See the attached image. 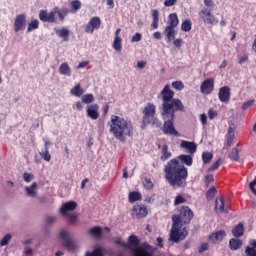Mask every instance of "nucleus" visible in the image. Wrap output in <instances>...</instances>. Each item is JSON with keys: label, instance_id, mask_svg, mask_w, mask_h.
Returning a JSON list of instances; mask_svg holds the SVG:
<instances>
[{"label": "nucleus", "instance_id": "2", "mask_svg": "<svg viewBox=\"0 0 256 256\" xmlns=\"http://www.w3.org/2000/svg\"><path fill=\"white\" fill-rule=\"evenodd\" d=\"M186 165V167H185ZM193 165V154H181L177 159L173 158L164 165V177L167 183L174 189L187 187L189 170Z\"/></svg>", "mask_w": 256, "mask_h": 256}, {"label": "nucleus", "instance_id": "57", "mask_svg": "<svg viewBox=\"0 0 256 256\" xmlns=\"http://www.w3.org/2000/svg\"><path fill=\"white\" fill-rule=\"evenodd\" d=\"M200 121H201V124L203 125V127H205V125H207V114H201Z\"/></svg>", "mask_w": 256, "mask_h": 256}, {"label": "nucleus", "instance_id": "49", "mask_svg": "<svg viewBox=\"0 0 256 256\" xmlns=\"http://www.w3.org/2000/svg\"><path fill=\"white\" fill-rule=\"evenodd\" d=\"M221 165V158H219L216 162H214L211 167L208 169V171L211 173L213 171H217Z\"/></svg>", "mask_w": 256, "mask_h": 256}, {"label": "nucleus", "instance_id": "8", "mask_svg": "<svg viewBox=\"0 0 256 256\" xmlns=\"http://www.w3.org/2000/svg\"><path fill=\"white\" fill-rule=\"evenodd\" d=\"M59 239L63 241L62 247L69 251L70 253H75L77 251V243L73 240L67 230H60L59 232Z\"/></svg>", "mask_w": 256, "mask_h": 256}, {"label": "nucleus", "instance_id": "19", "mask_svg": "<svg viewBox=\"0 0 256 256\" xmlns=\"http://www.w3.org/2000/svg\"><path fill=\"white\" fill-rule=\"evenodd\" d=\"M77 209V202L69 201L62 205L60 208L61 215H68V211H75Z\"/></svg>", "mask_w": 256, "mask_h": 256}, {"label": "nucleus", "instance_id": "56", "mask_svg": "<svg viewBox=\"0 0 256 256\" xmlns=\"http://www.w3.org/2000/svg\"><path fill=\"white\" fill-rule=\"evenodd\" d=\"M177 4V0H165L164 7H173V5Z\"/></svg>", "mask_w": 256, "mask_h": 256}, {"label": "nucleus", "instance_id": "7", "mask_svg": "<svg viewBox=\"0 0 256 256\" xmlns=\"http://www.w3.org/2000/svg\"><path fill=\"white\" fill-rule=\"evenodd\" d=\"M177 25H179V16H177V13H171L168 16V25L164 29V35L166 36L167 43L175 41V35H177L175 28Z\"/></svg>", "mask_w": 256, "mask_h": 256}, {"label": "nucleus", "instance_id": "34", "mask_svg": "<svg viewBox=\"0 0 256 256\" xmlns=\"http://www.w3.org/2000/svg\"><path fill=\"white\" fill-rule=\"evenodd\" d=\"M193 27V23L191 22V20L186 19L185 21L182 22L181 24V29L182 31H185L186 33H188L189 31H191Z\"/></svg>", "mask_w": 256, "mask_h": 256}, {"label": "nucleus", "instance_id": "48", "mask_svg": "<svg viewBox=\"0 0 256 256\" xmlns=\"http://www.w3.org/2000/svg\"><path fill=\"white\" fill-rule=\"evenodd\" d=\"M11 241V234H6L0 241V247H5V245H9Z\"/></svg>", "mask_w": 256, "mask_h": 256}, {"label": "nucleus", "instance_id": "5", "mask_svg": "<svg viewBox=\"0 0 256 256\" xmlns=\"http://www.w3.org/2000/svg\"><path fill=\"white\" fill-rule=\"evenodd\" d=\"M141 240L137 235H130L128 237V242L123 243L122 247L132 251L133 256H153L155 253V247H153L148 242H143L141 245Z\"/></svg>", "mask_w": 256, "mask_h": 256}, {"label": "nucleus", "instance_id": "22", "mask_svg": "<svg viewBox=\"0 0 256 256\" xmlns=\"http://www.w3.org/2000/svg\"><path fill=\"white\" fill-rule=\"evenodd\" d=\"M234 140H235V128L233 126H229L228 133L226 135V147H231V145H233Z\"/></svg>", "mask_w": 256, "mask_h": 256}, {"label": "nucleus", "instance_id": "46", "mask_svg": "<svg viewBox=\"0 0 256 256\" xmlns=\"http://www.w3.org/2000/svg\"><path fill=\"white\" fill-rule=\"evenodd\" d=\"M85 256H103V250L101 248H96L92 252H86Z\"/></svg>", "mask_w": 256, "mask_h": 256}, {"label": "nucleus", "instance_id": "14", "mask_svg": "<svg viewBox=\"0 0 256 256\" xmlns=\"http://www.w3.org/2000/svg\"><path fill=\"white\" fill-rule=\"evenodd\" d=\"M38 17L42 23H57V18H55L54 10L48 12L47 10H40Z\"/></svg>", "mask_w": 256, "mask_h": 256}, {"label": "nucleus", "instance_id": "9", "mask_svg": "<svg viewBox=\"0 0 256 256\" xmlns=\"http://www.w3.org/2000/svg\"><path fill=\"white\" fill-rule=\"evenodd\" d=\"M199 17L202 19L203 23H206V25H218L219 24V18H217L211 10L207 8H203L199 11Z\"/></svg>", "mask_w": 256, "mask_h": 256}, {"label": "nucleus", "instance_id": "55", "mask_svg": "<svg viewBox=\"0 0 256 256\" xmlns=\"http://www.w3.org/2000/svg\"><path fill=\"white\" fill-rule=\"evenodd\" d=\"M141 39H142L141 33L137 32L134 36H132L131 42L138 43V41H141Z\"/></svg>", "mask_w": 256, "mask_h": 256}, {"label": "nucleus", "instance_id": "50", "mask_svg": "<svg viewBox=\"0 0 256 256\" xmlns=\"http://www.w3.org/2000/svg\"><path fill=\"white\" fill-rule=\"evenodd\" d=\"M213 181H215V178L213 177V174H208L204 178V183H205L206 187H209V184L213 183Z\"/></svg>", "mask_w": 256, "mask_h": 256}, {"label": "nucleus", "instance_id": "29", "mask_svg": "<svg viewBox=\"0 0 256 256\" xmlns=\"http://www.w3.org/2000/svg\"><path fill=\"white\" fill-rule=\"evenodd\" d=\"M141 199H143V196L140 192L137 191L130 192L128 195L129 203H135L137 201H141Z\"/></svg>", "mask_w": 256, "mask_h": 256}, {"label": "nucleus", "instance_id": "58", "mask_svg": "<svg viewBox=\"0 0 256 256\" xmlns=\"http://www.w3.org/2000/svg\"><path fill=\"white\" fill-rule=\"evenodd\" d=\"M247 61H249V56L244 55V56H242V57L239 58L238 63H239L240 65H243V63H247Z\"/></svg>", "mask_w": 256, "mask_h": 256}, {"label": "nucleus", "instance_id": "25", "mask_svg": "<svg viewBox=\"0 0 256 256\" xmlns=\"http://www.w3.org/2000/svg\"><path fill=\"white\" fill-rule=\"evenodd\" d=\"M151 14L153 19L151 23L152 29H159V10L153 9L151 10Z\"/></svg>", "mask_w": 256, "mask_h": 256}, {"label": "nucleus", "instance_id": "1", "mask_svg": "<svg viewBox=\"0 0 256 256\" xmlns=\"http://www.w3.org/2000/svg\"><path fill=\"white\" fill-rule=\"evenodd\" d=\"M162 105H161V117L164 121L162 132L164 135H170L173 137H181V134L175 129V113L177 111H185V105L183 102L175 97V92L171 90V86L166 84L160 92Z\"/></svg>", "mask_w": 256, "mask_h": 256}, {"label": "nucleus", "instance_id": "59", "mask_svg": "<svg viewBox=\"0 0 256 256\" xmlns=\"http://www.w3.org/2000/svg\"><path fill=\"white\" fill-rule=\"evenodd\" d=\"M173 45H175V47H178V48L181 47L183 45V39L178 38L174 40Z\"/></svg>", "mask_w": 256, "mask_h": 256}, {"label": "nucleus", "instance_id": "10", "mask_svg": "<svg viewBox=\"0 0 256 256\" xmlns=\"http://www.w3.org/2000/svg\"><path fill=\"white\" fill-rule=\"evenodd\" d=\"M13 25L15 33H19V31H25V28L27 27V14L22 13L16 15Z\"/></svg>", "mask_w": 256, "mask_h": 256}, {"label": "nucleus", "instance_id": "33", "mask_svg": "<svg viewBox=\"0 0 256 256\" xmlns=\"http://www.w3.org/2000/svg\"><path fill=\"white\" fill-rule=\"evenodd\" d=\"M35 29H39V20L37 19L31 20L28 23L27 33H31V31H35Z\"/></svg>", "mask_w": 256, "mask_h": 256}, {"label": "nucleus", "instance_id": "35", "mask_svg": "<svg viewBox=\"0 0 256 256\" xmlns=\"http://www.w3.org/2000/svg\"><path fill=\"white\" fill-rule=\"evenodd\" d=\"M212 160H213L212 152H203L202 153V161H203L204 165L211 163Z\"/></svg>", "mask_w": 256, "mask_h": 256}, {"label": "nucleus", "instance_id": "43", "mask_svg": "<svg viewBox=\"0 0 256 256\" xmlns=\"http://www.w3.org/2000/svg\"><path fill=\"white\" fill-rule=\"evenodd\" d=\"M40 155L44 161H51V154L49 153V146H46V150L40 152Z\"/></svg>", "mask_w": 256, "mask_h": 256}, {"label": "nucleus", "instance_id": "62", "mask_svg": "<svg viewBox=\"0 0 256 256\" xmlns=\"http://www.w3.org/2000/svg\"><path fill=\"white\" fill-rule=\"evenodd\" d=\"M204 5L206 7H215V3L213 2V0H204Z\"/></svg>", "mask_w": 256, "mask_h": 256}, {"label": "nucleus", "instance_id": "54", "mask_svg": "<svg viewBox=\"0 0 256 256\" xmlns=\"http://www.w3.org/2000/svg\"><path fill=\"white\" fill-rule=\"evenodd\" d=\"M254 102H255V100H249V101L245 102L241 107L242 111H247V109H249V107H253Z\"/></svg>", "mask_w": 256, "mask_h": 256}, {"label": "nucleus", "instance_id": "37", "mask_svg": "<svg viewBox=\"0 0 256 256\" xmlns=\"http://www.w3.org/2000/svg\"><path fill=\"white\" fill-rule=\"evenodd\" d=\"M70 7H71V13H77V11L81 9V1L74 0L70 2Z\"/></svg>", "mask_w": 256, "mask_h": 256}, {"label": "nucleus", "instance_id": "24", "mask_svg": "<svg viewBox=\"0 0 256 256\" xmlns=\"http://www.w3.org/2000/svg\"><path fill=\"white\" fill-rule=\"evenodd\" d=\"M60 75H65L66 77H71V66L67 62L62 63L59 66Z\"/></svg>", "mask_w": 256, "mask_h": 256}, {"label": "nucleus", "instance_id": "40", "mask_svg": "<svg viewBox=\"0 0 256 256\" xmlns=\"http://www.w3.org/2000/svg\"><path fill=\"white\" fill-rule=\"evenodd\" d=\"M215 195H217V188L211 187L207 192H206V199L207 201H211L212 199L215 198Z\"/></svg>", "mask_w": 256, "mask_h": 256}, {"label": "nucleus", "instance_id": "16", "mask_svg": "<svg viewBox=\"0 0 256 256\" xmlns=\"http://www.w3.org/2000/svg\"><path fill=\"white\" fill-rule=\"evenodd\" d=\"M218 98L221 103H229L231 99V88L229 86H223L219 89Z\"/></svg>", "mask_w": 256, "mask_h": 256}, {"label": "nucleus", "instance_id": "20", "mask_svg": "<svg viewBox=\"0 0 256 256\" xmlns=\"http://www.w3.org/2000/svg\"><path fill=\"white\" fill-rule=\"evenodd\" d=\"M171 157H173V153L169 151V146L167 144H164L161 148L160 161H162V163H165V161H169Z\"/></svg>", "mask_w": 256, "mask_h": 256}, {"label": "nucleus", "instance_id": "63", "mask_svg": "<svg viewBox=\"0 0 256 256\" xmlns=\"http://www.w3.org/2000/svg\"><path fill=\"white\" fill-rule=\"evenodd\" d=\"M57 218L55 216H47L46 217V223H55Z\"/></svg>", "mask_w": 256, "mask_h": 256}, {"label": "nucleus", "instance_id": "41", "mask_svg": "<svg viewBox=\"0 0 256 256\" xmlns=\"http://www.w3.org/2000/svg\"><path fill=\"white\" fill-rule=\"evenodd\" d=\"M122 41L121 37L114 38L113 49H115V51H121V49H123V46L121 45Z\"/></svg>", "mask_w": 256, "mask_h": 256}, {"label": "nucleus", "instance_id": "11", "mask_svg": "<svg viewBox=\"0 0 256 256\" xmlns=\"http://www.w3.org/2000/svg\"><path fill=\"white\" fill-rule=\"evenodd\" d=\"M147 215H149L147 206L143 204H137L133 206L131 217H135L136 219H145Z\"/></svg>", "mask_w": 256, "mask_h": 256}, {"label": "nucleus", "instance_id": "30", "mask_svg": "<svg viewBox=\"0 0 256 256\" xmlns=\"http://www.w3.org/2000/svg\"><path fill=\"white\" fill-rule=\"evenodd\" d=\"M37 182H33L30 187H25L28 197H35L37 195Z\"/></svg>", "mask_w": 256, "mask_h": 256}, {"label": "nucleus", "instance_id": "61", "mask_svg": "<svg viewBox=\"0 0 256 256\" xmlns=\"http://www.w3.org/2000/svg\"><path fill=\"white\" fill-rule=\"evenodd\" d=\"M89 65V61H82L78 64L77 69H83Z\"/></svg>", "mask_w": 256, "mask_h": 256}, {"label": "nucleus", "instance_id": "12", "mask_svg": "<svg viewBox=\"0 0 256 256\" xmlns=\"http://www.w3.org/2000/svg\"><path fill=\"white\" fill-rule=\"evenodd\" d=\"M212 91H215V79H205L200 85V92L202 95H211Z\"/></svg>", "mask_w": 256, "mask_h": 256}, {"label": "nucleus", "instance_id": "32", "mask_svg": "<svg viewBox=\"0 0 256 256\" xmlns=\"http://www.w3.org/2000/svg\"><path fill=\"white\" fill-rule=\"evenodd\" d=\"M55 33L56 35L60 36L63 39V41H69V29H55Z\"/></svg>", "mask_w": 256, "mask_h": 256}, {"label": "nucleus", "instance_id": "64", "mask_svg": "<svg viewBox=\"0 0 256 256\" xmlns=\"http://www.w3.org/2000/svg\"><path fill=\"white\" fill-rule=\"evenodd\" d=\"M156 241H157V246L163 249V238L157 237Z\"/></svg>", "mask_w": 256, "mask_h": 256}, {"label": "nucleus", "instance_id": "6", "mask_svg": "<svg viewBox=\"0 0 256 256\" xmlns=\"http://www.w3.org/2000/svg\"><path fill=\"white\" fill-rule=\"evenodd\" d=\"M142 124L141 129H147L149 125H152L153 127H161L162 123L159 118H157V106L155 104L149 102L142 111Z\"/></svg>", "mask_w": 256, "mask_h": 256}, {"label": "nucleus", "instance_id": "52", "mask_svg": "<svg viewBox=\"0 0 256 256\" xmlns=\"http://www.w3.org/2000/svg\"><path fill=\"white\" fill-rule=\"evenodd\" d=\"M205 251H209V243L203 242L198 248L199 253H205Z\"/></svg>", "mask_w": 256, "mask_h": 256}, {"label": "nucleus", "instance_id": "53", "mask_svg": "<svg viewBox=\"0 0 256 256\" xmlns=\"http://www.w3.org/2000/svg\"><path fill=\"white\" fill-rule=\"evenodd\" d=\"M217 115H219V113L217 112V110H214L213 108H210L208 110V118L210 120H213L215 117H217Z\"/></svg>", "mask_w": 256, "mask_h": 256}, {"label": "nucleus", "instance_id": "39", "mask_svg": "<svg viewBox=\"0 0 256 256\" xmlns=\"http://www.w3.org/2000/svg\"><path fill=\"white\" fill-rule=\"evenodd\" d=\"M228 157L231 161H239V149L233 148L231 152H229Z\"/></svg>", "mask_w": 256, "mask_h": 256}, {"label": "nucleus", "instance_id": "42", "mask_svg": "<svg viewBox=\"0 0 256 256\" xmlns=\"http://www.w3.org/2000/svg\"><path fill=\"white\" fill-rule=\"evenodd\" d=\"M143 185H144L145 189H147L148 191H151V189H153V187H155V185L153 184V181H151V178H145L143 180Z\"/></svg>", "mask_w": 256, "mask_h": 256}, {"label": "nucleus", "instance_id": "28", "mask_svg": "<svg viewBox=\"0 0 256 256\" xmlns=\"http://www.w3.org/2000/svg\"><path fill=\"white\" fill-rule=\"evenodd\" d=\"M241 245H243V242L239 239L232 238L229 241V247L232 251H237L241 249Z\"/></svg>", "mask_w": 256, "mask_h": 256}, {"label": "nucleus", "instance_id": "45", "mask_svg": "<svg viewBox=\"0 0 256 256\" xmlns=\"http://www.w3.org/2000/svg\"><path fill=\"white\" fill-rule=\"evenodd\" d=\"M173 89H176V91H183L185 89V84H183L181 81H174L172 82Z\"/></svg>", "mask_w": 256, "mask_h": 256}, {"label": "nucleus", "instance_id": "38", "mask_svg": "<svg viewBox=\"0 0 256 256\" xmlns=\"http://www.w3.org/2000/svg\"><path fill=\"white\" fill-rule=\"evenodd\" d=\"M81 101L82 103L89 105L90 103H93V101H95V96H93V94H85L81 97Z\"/></svg>", "mask_w": 256, "mask_h": 256}, {"label": "nucleus", "instance_id": "47", "mask_svg": "<svg viewBox=\"0 0 256 256\" xmlns=\"http://www.w3.org/2000/svg\"><path fill=\"white\" fill-rule=\"evenodd\" d=\"M183 203H187V199H185V197H183V195L179 194L175 197L174 200V205H181Z\"/></svg>", "mask_w": 256, "mask_h": 256}, {"label": "nucleus", "instance_id": "44", "mask_svg": "<svg viewBox=\"0 0 256 256\" xmlns=\"http://www.w3.org/2000/svg\"><path fill=\"white\" fill-rule=\"evenodd\" d=\"M63 217H68L69 223L72 225H75V223L78 221L77 213H68V215H63Z\"/></svg>", "mask_w": 256, "mask_h": 256}, {"label": "nucleus", "instance_id": "4", "mask_svg": "<svg viewBox=\"0 0 256 256\" xmlns=\"http://www.w3.org/2000/svg\"><path fill=\"white\" fill-rule=\"evenodd\" d=\"M108 125L109 132L119 141H125L126 137L133 136V124L124 117L112 115Z\"/></svg>", "mask_w": 256, "mask_h": 256}, {"label": "nucleus", "instance_id": "18", "mask_svg": "<svg viewBox=\"0 0 256 256\" xmlns=\"http://www.w3.org/2000/svg\"><path fill=\"white\" fill-rule=\"evenodd\" d=\"M180 147L181 149H186V153H189V155H195L197 153V144L195 142L182 140Z\"/></svg>", "mask_w": 256, "mask_h": 256}, {"label": "nucleus", "instance_id": "15", "mask_svg": "<svg viewBox=\"0 0 256 256\" xmlns=\"http://www.w3.org/2000/svg\"><path fill=\"white\" fill-rule=\"evenodd\" d=\"M227 233L225 232V230H219L216 232H212L209 236H208V243H212V245H217V243H221V241H223V239H225Z\"/></svg>", "mask_w": 256, "mask_h": 256}, {"label": "nucleus", "instance_id": "51", "mask_svg": "<svg viewBox=\"0 0 256 256\" xmlns=\"http://www.w3.org/2000/svg\"><path fill=\"white\" fill-rule=\"evenodd\" d=\"M23 179H24V181H25L26 183H31V181H33V179H35V176H33V174H31V173L25 172V173L23 174Z\"/></svg>", "mask_w": 256, "mask_h": 256}, {"label": "nucleus", "instance_id": "3", "mask_svg": "<svg viewBox=\"0 0 256 256\" xmlns=\"http://www.w3.org/2000/svg\"><path fill=\"white\" fill-rule=\"evenodd\" d=\"M193 219V211L189 206H182L179 214L172 216V228L170 231L169 241L172 243H179V241H185L189 232L187 227L183 225H189Z\"/></svg>", "mask_w": 256, "mask_h": 256}, {"label": "nucleus", "instance_id": "60", "mask_svg": "<svg viewBox=\"0 0 256 256\" xmlns=\"http://www.w3.org/2000/svg\"><path fill=\"white\" fill-rule=\"evenodd\" d=\"M147 66V62L146 61H138L137 62V67L138 69H145V67Z\"/></svg>", "mask_w": 256, "mask_h": 256}, {"label": "nucleus", "instance_id": "27", "mask_svg": "<svg viewBox=\"0 0 256 256\" xmlns=\"http://www.w3.org/2000/svg\"><path fill=\"white\" fill-rule=\"evenodd\" d=\"M245 233V227L243 226V223L237 224L233 229H232V234L234 237H243Z\"/></svg>", "mask_w": 256, "mask_h": 256}, {"label": "nucleus", "instance_id": "13", "mask_svg": "<svg viewBox=\"0 0 256 256\" xmlns=\"http://www.w3.org/2000/svg\"><path fill=\"white\" fill-rule=\"evenodd\" d=\"M101 28V18L95 16L92 17L89 22L86 24L84 31L85 33L93 34L95 30Z\"/></svg>", "mask_w": 256, "mask_h": 256}, {"label": "nucleus", "instance_id": "21", "mask_svg": "<svg viewBox=\"0 0 256 256\" xmlns=\"http://www.w3.org/2000/svg\"><path fill=\"white\" fill-rule=\"evenodd\" d=\"M89 235L93 237V239H101L103 237V228L101 226H95L90 228Z\"/></svg>", "mask_w": 256, "mask_h": 256}, {"label": "nucleus", "instance_id": "23", "mask_svg": "<svg viewBox=\"0 0 256 256\" xmlns=\"http://www.w3.org/2000/svg\"><path fill=\"white\" fill-rule=\"evenodd\" d=\"M53 11H54L55 15H58L60 21H65V17H67V15H69V9H67V8L60 9L59 7H54Z\"/></svg>", "mask_w": 256, "mask_h": 256}, {"label": "nucleus", "instance_id": "36", "mask_svg": "<svg viewBox=\"0 0 256 256\" xmlns=\"http://www.w3.org/2000/svg\"><path fill=\"white\" fill-rule=\"evenodd\" d=\"M252 247H246V255L247 256H256V241H253L251 243Z\"/></svg>", "mask_w": 256, "mask_h": 256}, {"label": "nucleus", "instance_id": "31", "mask_svg": "<svg viewBox=\"0 0 256 256\" xmlns=\"http://www.w3.org/2000/svg\"><path fill=\"white\" fill-rule=\"evenodd\" d=\"M71 95H74V97H82L83 93H85V90L81 88V84H77L70 90Z\"/></svg>", "mask_w": 256, "mask_h": 256}, {"label": "nucleus", "instance_id": "17", "mask_svg": "<svg viewBox=\"0 0 256 256\" xmlns=\"http://www.w3.org/2000/svg\"><path fill=\"white\" fill-rule=\"evenodd\" d=\"M86 115L93 121L99 119V104H91L87 106Z\"/></svg>", "mask_w": 256, "mask_h": 256}, {"label": "nucleus", "instance_id": "26", "mask_svg": "<svg viewBox=\"0 0 256 256\" xmlns=\"http://www.w3.org/2000/svg\"><path fill=\"white\" fill-rule=\"evenodd\" d=\"M216 213H223L225 211V200L223 197H217L215 200Z\"/></svg>", "mask_w": 256, "mask_h": 256}]
</instances>
